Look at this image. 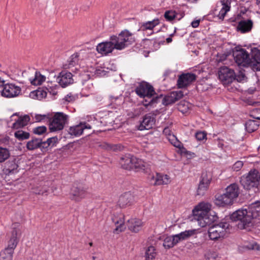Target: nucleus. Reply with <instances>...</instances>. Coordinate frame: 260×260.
<instances>
[{"label": "nucleus", "instance_id": "obj_1", "mask_svg": "<svg viewBox=\"0 0 260 260\" xmlns=\"http://www.w3.org/2000/svg\"><path fill=\"white\" fill-rule=\"evenodd\" d=\"M260 217V201H256L249 205L248 209H239L233 213L231 218L233 221H239V229H244L249 226L252 219Z\"/></svg>", "mask_w": 260, "mask_h": 260}, {"label": "nucleus", "instance_id": "obj_2", "mask_svg": "<svg viewBox=\"0 0 260 260\" xmlns=\"http://www.w3.org/2000/svg\"><path fill=\"white\" fill-rule=\"evenodd\" d=\"M211 207L209 203L202 202L193 209V219L201 227L210 225L215 220L214 216L209 215Z\"/></svg>", "mask_w": 260, "mask_h": 260}, {"label": "nucleus", "instance_id": "obj_3", "mask_svg": "<svg viewBox=\"0 0 260 260\" xmlns=\"http://www.w3.org/2000/svg\"><path fill=\"white\" fill-rule=\"evenodd\" d=\"M135 92L140 98L151 99L149 102L147 100H144L142 102L143 106L146 108L157 103L158 97L154 96L155 92L153 86L146 82L140 83L136 88Z\"/></svg>", "mask_w": 260, "mask_h": 260}, {"label": "nucleus", "instance_id": "obj_4", "mask_svg": "<svg viewBox=\"0 0 260 260\" xmlns=\"http://www.w3.org/2000/svg\"><path fill=\"white\" fill-rule=\"evenodd\" d=\"M240 181L245 189L257 188L260 182L259 173L255 169L251 170L247 174L241 177Z\"/></svg>", "mask_w": 260, "mask_h": 260}, {"label": "nucleus", "instance_id": "obj_5", "mask_svg": "<svg viewBox=\"0 0 260 260\" xmlns=\"http://www.w3.org/2000/svg\"><path fill=\"white\" fill-rule=\"evenodd\" d=\"M69 119L68 115L63 112H56L49 120V128L51 132L62 130Z\"/></svg>", "mask_w": 260, "mask_h": 260}, {"label": "nucleus", "instance_id": "obj_6", "mask_svg": "<svg viewBox=\"0 0 260 260\" xmlns=\"http://www.w3.org/2000/svg\"><path fill=\"white\" fill-rule=\"evenodd\" d=\"M229 223L226 222H220L211 226L208 230V236L212 240H216L223 237L229 228Z\"/></svg>", "mask_w": 260, "mask_h": 260}, {"label": "nucleus", "instance_id": "obj_7", "mask_svg": "<svg viewBox=\"0 0 260 260\" xmlns=\"http://www.w3.org/2000/svg\"><path fill=\"white\" fill-rule=\"evenodd\" d=\"M87 187L81 183H75L70 191V198L76 202H80L87 194Z\"/></svg>", "mask_w": 260, "mask_h": 260}, {"label": "nucleus", "instance_id": "obj_8", "mask_svg": "<svg viewBox=\"0 0 260 260\" xmlns=\"http://www.w3.org/2000/svg\"><path fill=\"white\" fill-rule=\"evenodd\" d=\"M233 56L236 62L239 66L244 67L250 66L249 54L244 49H236L233 52Z\"/></svg>", "mask_w": 260, "mask_h": 260}, {"label": "nucleus", "instance_id": "obj_9", "mask_svg": "<svg viewBox=\"0 0 260 260\" xmlns=\"http://www.w3.org/2000/svg\"><path fill=\"white\" fill-rule=\"evenodd\" d=\"M235 74L233 70L227 67H222L218 71V77L223 84L232 83L235 79Z\"/></svg>", "mask_w": 260, "mask_h": 260}, {"label": "nucleus", "instance_id": "obj_10", "mask_svg": "<svg viewBox=\"0 0 260 260\" xmlns=\"http://www.w3.org/2000/svg\"><path fill=\"white\" fill-rule=\"evenodd\" d=\"M91 129V126L86 122H80L79 124L71 126L68 132L73 137H79L83 134L84 131Z\"/></svg>", "mask_w": 260, "mask_h": 260}, {"label": "nucleus", "instance_id": "obj_11", "mask_svg": "<svg viewBox=\"0 0 260 260\" xmlns=\"http://www.w3.org/2000/svg\"><path fill=\"white\" fill-rule=\"evenodd\" d=\"M2 95L6 98H13L18 96L21 92V88L13 84H4Z\"/></svg>", "mask_w": 260, "mask_h": 260}, {"label": "nucleus", "instance_id": "obj_12", "mask_svg": "<svg viewBox=\"0 0 260 260\" xmlns=\"http://www.w3.org/2000/svg\"><path fill=\"white\" fill-rule=\"evenodd\" d=\"M196 78V75L193 73L182 74L178 78L177 85L180 88L185 87L194 81Z\"/></svg>", "mask_w": 260, "mask_h": 260}, {"label": "nucleus", "instance_id": "obj_13", "mask_svg": "<svg viewBox=\"0 0 260 260\" xmlns=\"http://www.w3.org/2000/svg\"><path fill=\"white\" fill-rule=\"evenodd\" d=\"M56 80L59 84L62 87H66L74 82L72 73L65 71L59 73Z\"/></svg>", "mask_w": 260, "mask_h": 260}, {"label": "nucleus", "instance_id": "obj_14", "mask_svg": "<svg viewBox=\"0 0 260 260\" xmlns=\"http://www.w3.org/2000/svg\"><path fill=\"white\" fill-rule=\"evenodd\" d=\"M112 222L116 226L114 232L117 234L123 231L125 227L124 226V215L121 213L113 215L112 217Z\"/></svg>", "mask_w": 260, "mask_h": 260}, {"label": "nucleus", "instance_id": "obj_15", "mask_svg": "<svg viewBox=\"0 0 260 260\" xmlns=\"http://www.w3.org/2000/svg\"><path fill=\"white\" fill-rule=\"evenodd\" d=\"M250 66L252 70L260 71V50L256 48L251 49Z\"/></svg>", "mask_w": 260, "mask_h": 260}, {"label": "nucleus", "instance_id": "obj_16", "mask_svg": "<svg viewBox=\"0 0 260 260\" xmlns=\"http://www.w3.org/2000/svg\"><path fill=\"white\" fill-rule=\"evenodd\" d=\"M134 201V197L133 194L130 191L126 192L120 196L118 205L120 208H125L132 205Z\"/></svg>", "mask_w": 260, "mask_h": 260}, {"label": "nucleus", "instance_id": "obj_17", "mask_svg": "<svg viewBox=\"0 0 260 260\" xmlns=\"http://www.w3.org/2000/svg\"><path fill=\"white\" fill-rule=\"evenodd\" d=\"M253 25V22L251 19L240 20L237 26V30L242 34H245L250 32Z\"/></svg>", "mask_w": 260, "mask_h": 260}, {"label": "nucleus", "instance_id": "obj_18", "mask_svg": "<svg viewBox=\"0 0 260 260\" xmlns=\"http://www.w3.org/2000/svg\"><path fill=\"white\" fill-rule=\"evenodd\" d=\"M115 49L112 40L99 43L96 46L97 51L103 55L111 53Z\"/></svg>", "mask_w": 260, "mask_h": 260}, {"label": "nucleus", "instance_id": "obj_19", "mask_svg": "<svg viewBox=\"0 0 260 260\" xmlns=\"http://www.w3.org/2000/svg\"><path fill=\"white\" fill-rule=\"evenodd\" d=\"M155 123V118L150 114H146L138 126V129L143 131L144 129H149L152 127Z\"/></svg>", "mask_w": 260, "mask_h": 260}, {"label": "nucleus", "instance_id": "obj_20", "mask_svg": "<svg viewBox=\"0 0 260 260\" xmlns=\"http://www.w3.org/2000/svg\"><path fill=\"white\" fill-rule=\"evenodd\" d=\"M183 96V92L181 91H176L171 92L169 94L166 96L164 99V104L166 105L174 103L181 99Z\"/></svg>", "mask_w": 260, "mask_h": 260}, {"label": "nucleus", "instance_id": "obj_21", "mask_svg": "<svg viewBox=\"0 0 260 260\" xmlns=\"http://www.w3.org/2000/svg\"><path fill=\"white\" fill-rule=\"evenodd\" d=\"M127 225L128 229L134 233H137L142 229V228L143 226V223L141 220L136 218H134L128 220Z\"/></svg>", "mask_w": 260, "mask_h": 260}, {"label": "nucleus", "instance_id": "obj_22", "mask_svg": "<svg viewBox=\"0 0 260 260\" xmlns=\"http://www.w3.org/2000/svg\"><path fill=\"white\" fill-rule=\"evenodd\" d=\"M234 201L225 192L216 196L215 204L219 206L224 207L232 204Z\"/></svg>", "mask_w": 260, "mask_h": 260}, {"label": "nucleus", "instance_id": "obj_23", "mask_svg": "<svg viewBox=\"0 0 260 260\" xmlns=\"http://www.w3.org/2000/svg\"><path fill=\"white\" fill-rule=\"evenodd\" d=\"M234 201L225 192L216 196L215 204L219 206L224 207L232 204Z\"/></svg>", "mask_w": 260, "mask_h": 260}, {"label": "nucleus", "instance_id": "obj_24", "mask_svg": "<svg viewBox=\"0 0 260 260\" xmlns=\"http://www.w3.org/2000/svg\"><path fill=\"white\" fill-rule=\"evenodd\" d=\"M19 234V230L14 228L12 232L11 238L8 242V247L5 248L6 249L14 253V250L18 244V240L17 236Z\"/></svg>", "mask_w": 260, "mask_h": 260}, {"label": "nucleus", "instance_id": "obj_25", "mask_svg": "<svg viewBox=\"0 0 260 260\" xmlns=\"http://www.w3.org/2000/svg\"><path fill=\"white\" fill-rule=\"evenodd\" d=\"M136 161L137 157L128 154L121 158L120 163L123 169L131 170H132L133 162Z\"/></svg>", "mask_w": 260, "mask_h": 260}, {"label": "nucleus", "instance_id": "obj_26", "mask_svg": "<svg viewBox=\"0 0 260 260\" xmlns=\"http://www.w3.org/2000/svg\"><path fill=\"white\" fill-rule=\"evenodd\" d=\"M225 192L234 201L240 193V189L237 183H232L225 188Z\"/></svg>", "mask_w": 260, "mask_h": 260}, {"label": "nucleus", "instance_id": "obj_27", "mask_svg": "<svg viewBox=\"0 0 260 260\" xmlns=\"http://www.w3.org/2000/svg\"><path fill=\"white\" fill-rule=\"evenodd\" d=\"M110 40H112L116 49L121 50L125 48V45L123 42L121 33H119L118 36L113 35L111 36Z\"/></svg>", "mask_w": 260, "mask_h": 260}, {"label": "nucleus", "instance_id": "obj_28", "mask_svg": "<svg viewBox=\"0 0 260 260\" xmlns=\"http://www.w3.org/2000/svg\"><path fill=\"white\" fill-rule=\"evenodd\" d=\"M160 23L158 18L154 19L152 21H148L141 23L140 30L145 31L147 30H152L153 29Z\"/></svg>", "mask_w": 260, "mask_h": 260}, {"label": "nucleus", "instance_id": "obj_29", "mask_svg": "<svg viewBox=\"0 0 260 260\" xmlns=\"http://www.w3.org/2000/svg\"><path fill=\"white\" fill-rule=\"evenodd\" d=\"M30 121V117L25 115L18 117V119L13 124L12 128L18 129L26 125Z\"/></svg>", "mask_w": 260, "mask_h": 260}, {"label": "nucleus", "instance_id": "obj_30", "mask_svg": "<svg viewBox=\"0 0 260 260\" xmlns=\"http://www.w3.org/2000/svg\"><path fill=\"white\" fill-rule=\"evenodd\" d=\"M123 42L125 45V48L131 45L135 41V38L133 34L127 30H124L121 32Z\"/></svg>", "mask_w": 260, "mask_h": 260}, {"label": "nucleus", "instance_id": "obj_31", "mask_svg": "<svg viewBox=\"0 0 260 260\" xmlns=\"http://www.w3.org/2000/svg\"><path fill=\"white\" fill-rule=\"evenodd\" d=\"M26 148L29 150H34L35 149L43 148L42 140L39 138H34L27 142Z\"/></svg>", "mask_w": 260, "mask_h": 260}, {"label": "nucleus", "instance_id": "obj_32", "mask_svg": "<svg viewBox=\"0 0 260 260\" xmlns=\"http://www.w3.org/2000/svg\"><path fill=\"white\" fill-rule=\"evenodd\" d=\"M79 55L76 53L72 55L68 60L66 63L63 65L64 69H71L73 67L78 66Z\"/></svg>", "mask_w": 260, "mask_h": 260}, {"label": "nucleus", "instance_id": "obj_33", "mask_svg": "<svg viewBox=\"0 0 260 260\" xmlns=\"http://www.w3.org/2000/svg\"><path fill=\"white\" fill-rule=\"evenodd\" d=\"M18 166L15 160L9 161L6 164L4 171L7 175L14 174L18 172Z\"/></svg>", "mask_w": 260, "mask_h": 260}, {"label": "nucleus", "instance_id": "obj_34", "mask_svg": "<svg viewBox=\"0 0 260 260\" xmlns=\"http://www.w3.org/2000/svg\"><path fill=\"white\" fill-rule=\"evenodd\" d=\"M196 232V230H187L175 235L174 236L176 238V241L178 243L180 241L186 240L189 237L195 234Z\"/></svg>", "mask_w": 260, "mask_h": 260}, {"label": "nucleus", "instance_id": "obj_35", "mask_svg": "<svg viewBox=\"0 0 260 260\" xmlns=\"http://www.w3.org/2000/svg\"><path fill=\"white\" fill-rule=\"evenodd\" d=\"M101 146L108 151L112 150L114 151H121L123 148L120 144H111L106 142L103 143Z\"/></svg>", "mask_w": 260, "mask_h": 260}, {"label": "nucleus", "instance_id": "obj_36", "mask_svg": "<svg viewBox=\"0 0 260 260\" xmlns=\"http://www.w3.org/2000/svg\"><path fill=\"white\" fill-rule=\"evenodd\" d=\"M156 185H160L164 184H168L170 182V178L167 175H164L158 173L157 177H156Z\"/></svg>", "mask_w": 260, "mask_h": 260}, {"label": "nucleus", "instance_id": "obj_37", "mask_svg": "<svg viewBox=\"0 0 260 260\" xmlns=\"http://www.w3.org/2000/svg\"><path fill=\"white\" fill-rule=\"evenodd\" d=\"M46 78L44 76L41 75L39 72H36L35 78L30 79L29 80L31 84L34 85H39L45 81Z\"/></svg>", "mask_w": 260, "mask_h": 260}, {"label": "nucleus", "instance_id": "obj_38", "mask_svg": "<svg viewBox=\"0 0 260 260\" xmlns=\"http://www.w3.org/2000/svg\"><path fill=\"white\" fill-rule=\"evenodd\" d=\"M178 243L176 241V238L175 237V236L173 235V236H169L166 237L163 243V246L165 248H170L171 247H173L175 245L177 244Z\"/></svg>", "mask_w": 260, "mask_h": 260}, {"label": "nucleus", "instance_id": "obj_39", "mask_svg": "<svg viewBox=\"0 0 260 260\" xmlns=\"http://www.w3.org/2000/svg\"><path fill=\"white\" fill-rule=\"evenodd\" d=\"M257 122L253 120H249L245 123V128L249 133H252L258 127Z\"/></svg>", "mask_w": 260, "mask_h": 260}, {"label": "nucleus", "instance_id": "obj_40", "mask_svg": "<svg viewBox=\"0 0 260 260\" xmlns=\"http://www.w3.org/2000/svg\"><path fill=\"white\" fill-rule=\"evenodd\" d=\"M240 247L243 248V250H259L260 249L259 246L254 241L245 242Z\"/></svg>", "mask_w": 260, "mask_h": 260}, {"label": "nucleus", "instance_id": "obj_41", "mask_svg": "<svg viewBox=\"0 0 260 260\" xmlns=\"http://www.w3.org/2000/svg\"><path fill=\"white\" fill-rule=\"evenodd\" d=\"M156 253L153 246H149L146 250L145 255L146 260H154Z\"/></svg>", "mask_w": 260, "mask_h": 260}, {"label": "nucleus", "instance_id": "obj_42", "mask_svg": "<svg viewBox=\"0 0 260 260\" xmlns=\"http://www.w3.org/2000/svg\"><path fill=\"white\" fill-rule=\"evenodd\" d=\"M14 136L18 140L22 141L28 139L29 138L30 134L28 132L19 130L15 132Z\"/></svg>", "mask_w": 260, "mask_h": 260}, {"label": "nucleus", "instance_id": "obj_43", "mask_svg": "<svg viewBox=\"0 0 260 260\" xmlns=\"http://www.w3.org/2000/svg\"><path fill=\"white\" fill-rule=\"evenodd\" d=\"M13 252L5 249L0 252V260H12Z\"/></svg>", "mask_w": 260, "mask_h": 260}, {"label": "nucleus", "instance_id": "obj_44", "mask_svg": "<svg viewBox=\"0 0 260 260\" xmlns=\"http://www.w3.org/2000/svg\"><path fill=\"white\" fill-rule=\"evenodd\" d=\"M212 176L210 172H203L201 175V179L200 182L209 185Z\"/></svg>", "mask_w": 260, "mask_h": 260}, {"label": "nucleus", "instance_id": "obj_45", "mask_svg": "<svg viewBox=\"0 0 260 260\" xmlns=\"http://www.w3.org/2000/svg\"><path fill=\"white\" fill-rule=\"evenodd\" d=\"M10 156V152L8 149L0 147V163L4 162Z\"/></svg>", "mask_w": 260, "mask_h": 260}, {"label": "nucleus", "instance_id": "obj_46", "mask_svg": "<svg viewBox=\"0 0 260 260\" xmlns=\"http://www.w3.org/2000/svg\"><path fill=\"white\" fill-rule=\"evenodd\" d=\"M177 16V13L175 11H166L164 14V17L167 21L172 22Z\"/></svg>", "mask_w": 260, "mask_h": 260}, {"label": "nucleus", "instance_id": "obj_47", "mask_svg": "<svg viewBox=\"0 0 260 260\" xmlns=\"http://www.w3.org/2000/svg\"><path fill=\"white\" fill-rule=\"evenodd\" d=\"M208 187L209 185L200 182L197 191V194L198 196H203L206 192Z\"/></svg>", "mask_w": 260, "mask_h": 260}, {"label": "nucleus", "instance_id": "obj_48", "mask_svg": "<svg viewBox=\"0 0 260 260\" xmlns=\"http://www.w3.org/2000/svg\"><path fill=\"white\" fill-rule=\"evenodd\" d=\"M132 170H136L138 171V170H144V165L143 164V162L141 159H138L137 158V161L135 162H133L132 165Z\"/></svg>", "mask_w": 260, "mask_h": 260}, {"label": "nucleus", "instance_id": "obj_49", "mask_svg": "<svg viewBox=\"0 0 260 260\" xmlns=\"http://www.w3.org/2000/svg\"><path fill=\"white\" fill-rule=\"evenodd\" d=\"M57 138L55 137H52L48 138L46 141H42L43 148H47L50 146H53L56 143Z\"/></svg>", "mask_w": 260, "mask_h": 260}, {"label": "nucleus", "instance_id": "obj_50", "mask_svg": "<svg viewBox=\"0 0 260 260\" xmlns=\"http://www.w3.org/2000/svg\"><path fill=\"white\" fill-rule=\"evenodd\" d=\"M30 95L33 98L36 96L37 99H39L46 97L47 95V93L42 90H38L31 92Z\"/></svg>", "mask_w": 260, "mask_h": 260}, {"label": "nucleus", "instance_id": "obj_51", "mask_svg": "<svg viewBox=\"0 0 260 260\" xmlns=\"http://www.w3.org/2000/svg\"><path fill=\"white\" fill-rule=\"evenodd\" d=\"M231 2L232 0H220V3L222 5L221 9L229 12L231 9Z\"/></svg>", "mask_w": 260, "mask_h": 260}, {"label": "nucleus", "instance_id": "obj_52", "mask_svg": "<svg viewBox=\"0 0 260 260\" xmlns=\"http://www.w3.org/2000/svg\"><path fill=\"white\" fill-rule=\"evenodd\" d=\"M47 131V128L45 126H38L33 129V133L36 135H41L45 133Z\"/></svg>", "mask_w": 260, "mask_h": 260}, {"label": "nucleus", "instance_id": "obj_53", "mask_svg": "<svg viewBox=\"0 0 260 260\" xmlns=\"http://www.w3.org/2000/svg\"><path fill=\"white\" fill-rule=\"evenodd\" d=\"M168 140L174 146L178 147L179 141L177 140V138L173 134H169V137H168Z\"/></svg>", "mask_w": 260, "mask_h": 260}, {"label": "nucleus", "instance_id": "obj_54", "mask_svg": "<svg viewBox=\"0 0 260 260\" xmlns=\"http://www.w3.org/2000/svg\"><path fill=\"white\" fill-rule=\"evenodd\" d=\"M251 116L254 119H260V109H253L251 112Z\"/></svg>", "mask_w": 260, "mask_h": 260}, {"label": "nucleus", "instance_id": "obj_55", "mask_svg": "<svg viewBox=\"0 0 260 260\" xmlns=\"http://www.w3.org/2000/svg\"><path fill=\"white\" fill-rule=\"evenodd\" d=\"M48 116L46 114H36L35 116V121L36 122L43 121L48 119Z\"/></svg>", "mask_w": 260, "mask_h": 260}, {"label": "nucleus", "instance_id": "obj_56", "mask_svg": "<svg viewBox=\"0 0 260 260\" xmlns=\"http://www.w3.org/2000/svg\"><path fill=\"white\" fill-rule=\"evenodd\" d=\"M207 260H215L217 257V254L215 252L209 251L205 255Z\"/></svg>", "mask_w": 260, "mask_h": 260}, {"label": "nucleus", "instance_id": "obj_57", "mask_svg": "<svg viewBox=\"0 0 260 260\" xmlns=\"http://www.w3.org/2000/svg\"><path fill=\"white\" fill-rule=\"evenodd\" d=\"M196 138L199 141H202L206 137V134L203 132H198L196 134Z\"/></svg>", "mask_w": 260, "mask_h": 260}, {"label": "nucleus", "instance_id": "obj_58", "mask_svg": "<svg viewBox=\"0 0 260 260\" xmlns=\"http://www.w3.org/2000/svg\"><path fill=\"white\" fill-rule=\"evenodd\" d=\"M158 173H155V174H150L149 176V179L150 184H153L154 185H156L155 183H156V177H157Z\"/></svg>", "mask_w": 260, "mask_h": 260}, {"label": "nucleus", "instance_id": "obj_59", "mask_svg": "<svg viewBox=\"0 0 260 260\" xmlns=\"http://www.w3.org/2000/svg\"><path fill=\"white\" fill-rule=\"evenodd\" d=\"M243 166V163L241 161H236L233 166V169L235 171H239Z\"/></svg>", "mask_w": 260, "mask_h": 260}, {"label": "nucleus", "instance_id": "obj_60", "mask_svg": "<svg viewBox=\"0 0 260 260\" xmlns=\"http://www.w3.org/2000/svg\"><path fill=\"white\" fill-rule=\"evenodd\" d=\"M228 12L226 10L221 9L218 14V17L220 19L223 20Z\"/></svg>", "mask_w": 260, "mask_h": 260}, {"label": "nucleus", "instance_id": "obj_61", "mask_svg": "<svg viewBox=\"0 0 260 260\" xmlns=\"http://www.w3.org/2000/svg\"><path fill=\"white\" fill-rule=\"evenodd\" d=\"M200 22V19L195 20L191 22V25L193 28H197L199 26Z\"/></svg>", "mask_w": 260, "mask_h": 260}, {"label": "nucleus", "instance_id": "obj_62", "mask_svg": "<svg viewBox=\"0 0 260 260\" xmlns=\"http://www.w3.org/2000/svg\"><path fill=\"white\" fill-rule=\"evenodd\" d=\"M64 99L67 101L70 102L73 101L74 97L71 95L68 94L67 96H65Z\"/></svg>", "mask_w": 260, "mask_h": 260}, {"label": "nucleus", "instance_id": "obj_63", "mask_svg": "<svg viewBox=\"0 0 260 260\" xmlns=\"http://www.w3.org/2000/svg\"><path fill=\"white\" fill-rule=\"evenodd\" d=\"M164 133L168 136V137H169V134H171V131L169 128H165L164 130Z\"/></svg>", "mask_w": 260, "mask_h": 260}, {"label": "nucleus", "instance_id": "obj_64", "mask_svg": "<svg viewBox=\"0 0 260 260\" xmlns=\"http://www.w3.org/2000/svg\"><path fill=\"white\" fill-rule=\"evenodd\" d=\"M173 35H174V34H171V35H170V37H169V38H167V39H166V41H167V42L168 43H170L172 42V37H173Z\"/></svg>", "mask_w": 260, "mask_h": 260}]
</instances>
